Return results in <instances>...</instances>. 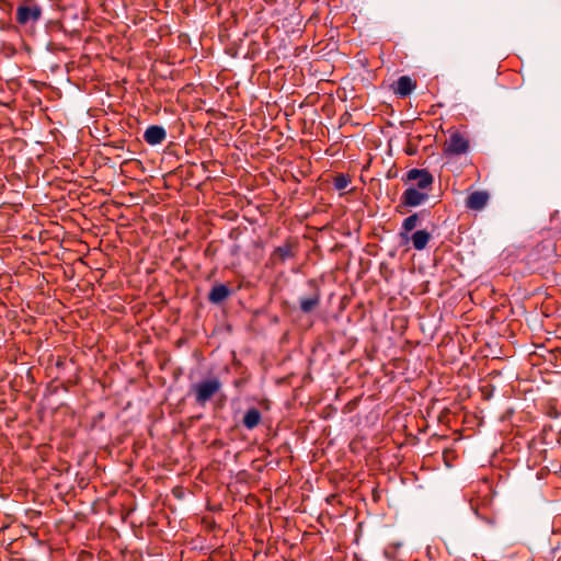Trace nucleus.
Instances as JSON below:
<instances>
[{
  "label": "nucleus",
  "instance_id": "dca6fc26",
  "mask_svg": "<svg viewBox=\"0 0 561 561\" xmlns=\"http://www.w3.org/2000/svg\"><path fill=\"white\" fill-rule=\"evenodd\" d=\"M320 66L324 69V76L329 75L331 72V68L332 67L328 64L327 60H321V59L318 58V68Z\"/></svg>",
  "mask_w": 561,
  "mask_h": 561
},
{
  "label": "nucleus",
  "instance_id": "f8f14e48",
  "mask_svg": "<svg viewBox=\"0 0 561 561\" xmlns=\"http://www.w3.org/2000/svg\"><path fill=\"white\" fill-rule=\"evenodd\" d=\"M261 420H262V414H261L260 410L256 408H250L249 410H247V412L243 415L242 425L247 430L251 431V430L255 428L261 423Z\"/></svg>",
  "mask_w": 561,
  "mask_h": 561
},
{
  "label": "nucleus",
  "instance_id": "6e6552de",
  "mask_svg": "<svg viewBox=\"0 0 561 561\" xmlns=\"http://www.w3.org/2000/svg\"><path fill=\"white\" fill-rule=\"evenodd\" d=\"M167 131L162 126L151 125L144 133V139L151 146L160 145L164 141Z\"/></svg>",
  "mask_w": 561,
  "mask_h": 561
},
{
  "label": "nucleus",
  "instance_id": "f257e3e1",
  "mask_svg": "<svg viewBox=\"0 0 561 561\" xmlns=\"http://www.w3.org/2000/svg\"><path fill=\"white\" fill-rule=\"evenodd\" d=\"M318 167L324 169V172L318 176V190L329 192L332 188L339 192L340 196L353 191V188L347 191L352 183V176L348 173L330 172L327 170L329 161H324L323 158H318Z\"/></svg>",
  "mask_w": 561,
  "mask_h": 561
},
{
  "label": "nucleus",
  "instance_id": "9d476101",
  "mask_svg": "<svg viewBox=\"0 0 561 561\" xmlns=\"http://www.w3.org/2000/svg\"><path fill=\"white\" fill-rule=\"evenodd\" d=\"M230 288L227 285L218 284L210 289L208 294V300L211 304L218 305L226 300L230 296Z\"/></svg>",
  "mask_w": 561,
  "mask_h": 561
},
{
  "label": "nucleus",
  "instance_id": "a211bd4d",
  "mask_svg": "<svg viewBox=\"0 0 561 561\" xmlns=\"http://www.w3.org/2000/svg\"><path fill=\"white\" fill-rule=\"evenodd\" d=\"M319 81H328V79H327V78H324V76H323V77H321V78L319 79Z\"/></svg>",
  "mask_w": 561,
  "mask_h": 561
},
{
  "label": "nucleus",
  "instance_id": "7ed1b4c3",
  "mask_svg": "<svg viewBox=\"0 0 561 561\" xmlns=\"http://www.w3.org/2000/svg\"><path fill=\"white\" fill-rule=\"evenodd\" d=\"M41 16L42 8L33 1H25L16 8L15 19L21 25L35 24Z\"/></svg>",
  "mask_w": 561,
  "mask_h": 561
},
{
  "label": "nucleus",
  "instance_id": "9b49d317",
  "mask_svg": "<svg viewBox=\"0 0 561 561\" xmlns=\"http://www.w3.org/2000/svg\"><path fill=\"white\" fill-rule=\"evenodd\" d=\"M420 221V214L414 213L407 217L401 226V231L399 232V236L402 240L408 242L410 240V232L416 228L417 224Z\"/></svg>",
  "mask_w": 561,
  "mask_h": 561
},
{
  "label": "nucleus",
  "instance_id": "4468645a",
  "mask_svg": "<svg viewBox=\"0 0 561 561\" xmlns=\"http://www.w3.org/2000/svg\"><path fill=\"white\" fill-rule=\"evenodd\" d=\"M293 256L291 247L289 244H284L275 249L273 253L274 260L285 261L286 259Z\"/></svg>",
  "mask_w": 561,
  "mask_h": 561
},
{
  "label": "nucleus",
  "instance_id": "0eeeda50",
  "mask_svg": "<svg viewBox=\"0 0 561 561\" xmlns=\"http://www.w3.org/2000/svg\"><path fill=\"white\" fill-rule=\"evenodd\" d=\"M490 199V194L486 191H474L466 198V208L474 211L482 210Z\"/></svg>",
  "mask_w": 561,
  "mask_h": 561
},
{
  "label": "nucleus",
  "instance_id": "39448f33",
  "mask_svg": "<svg viewBox=\"0 0 561 561\" xmlns=\"http://www.w3.org/2000/svg\"><path fill=\"white\" fill-rule=\"evenodd\" d=\"M404 181H415V188L431 190L434 178L426 169H411L407 172Z\"/></svg>",
  "mask_w": 561,
  "mask_h": 561
},
{
  "label": "nucleus",
  "instance_id": "f03ea898",
  "mask_svg": "<svg viewBox=\"0 0 561 561\" xmlns=\"http://www.w3.org/2000/svg\"><path fill=\"white\" fill-rule=\"evenodd\" d=\"M221 381L217 378L203 379L191 386V392L194 394L195 402L204 407L221 389Z\"/></svg>",
  "mask_w": 561,
  "mask_h": 561
},
{
  "label": "nucleus",
  "instance_id": "1a4fd4ad",
  "mask_svg": "<svg viewBox=\"0 0 561 561\" xmlns=\"http://www.w3.org/2000/svg\"><path fill=\"white\" fill-rule=\"evenodd\" d=\"M415 88L416 81L412 80L408 76H402L397 80L393 92L400 98H405L410 95Z\"/></svg>",
  "mask_w": 561,
  "mask_h": 561
},
{
  "label": "nucleus",
  "instance_id": "20e7f679",
  "mask_svg": "<svg viewBox=\"0 0 561 561\" xmlns=\"http://www.w3.org/2000/svg\"><path fill=\"white\" fill-rule=\"evenodd\" d=\"M469 148V139L456 130L449 135L448 140L445 142L444 153L446 156H459L466 153Z\"/></svg>",
  "mask_w": 561,
  "mask_h": 561
},
{
  "label": "nucleus",
  "instance_id": "f3484780",
  "mask_svg": "<svg viewBox=\"0 0 561 561\" xmlns=\"http://www.w3.org/2000/svg\"><path fill=\"white\" fill-rule=\"evenodd\" d=\"M240 382H241L240 380H236L234 386H237V387L240 386Z\"/></svg>",
  "mask_w": 561,
  "mask_h": 561
},
{
  "label": "nucleus",
  "instance_id": "423d86ee",
  "mask_svg": "<svg viewBox=\"0 0 561 561\" xmlns=\"http://www.w3.org/2000/svg\"><path fill=\"white\" fill-rule=\"evenodd\" d=\"M428 199V194L415 187L407 188L401 197V204L405 207H416Z\"/></svg>",
  "mask_w": 561,
  "mask_h": 561
},
{
  "label": "nucleus",
  "instance_id": "2eb2a0df",
  "mask_svg": "<svg viewBox=\"0 0 561 561\" xmlns=\"http://www.w3.org/2000/svg\"><path fill=\"white\" fill-rule=\"evenodd\" d=\"M316 306V299L314 298H308L301 301V309L305 312H309L313 309Z\"/></svg>",
  "mask_w": 561,
  "mask_h": 561
},
{
  "label": "nucleus",
  "instance_id": "ddd939ff",
  "mask_svg": "<svg viewBox=\"0 0 561 561\" xmlns=\"http://www.w3.org/2000/svg\"><path fill=\"white\" fill-rule=\"evenodd\" d=\"M410 240L412 241L413 248L417 251L424 250L430 240L431 233L426 230H417L412 236H410Z\"/></svg>",
  "mask_w": 561,
  "mask_h": 561
}]
</instances>
